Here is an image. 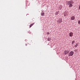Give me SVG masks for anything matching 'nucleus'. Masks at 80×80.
I'll return each mask as SVG.
<instances>
[{
	"mask_svg": "<svg viewBox=\"0 0 80 80\" xmlns=\"http://www.w3.org/2000/svg\"><path fill=\"white\" fill-rule=\"evenodd\" d=\"M74 3V2L73 1H68L67 2V4L69 5V7H73V4Z\"/></svg>",
	"mask_w": 80,
	"mask_h": 80,
	"instance_id": "nucleus-1",
	"label": "nucleus"
},
{
	"mask_svg": "<svg viewBox=\"0 0 80 80\" xmlns=\"http://www.w3.org/2000/svg\"><path fill=\"white\" fill-rule=\"evenodd\" d=\"M74 53V52L73 51H71L69 53H68L69 57H71L73 56V54Z\"/></svg>",
	"mask_w": 80,
	"mask_h": 80,
	"instance_id": "nucleus-2",
	"label": "nucleus"
},
{
	"mask_svg": "<svg viewBox=\"0 0 80 80\" xmlns=\"http://www.w3.org/2000/svg\"><path fill=\"white\" fill-rule=\"evenodd\" d=\"M57 22L58 23H60L62 22V19L61 18H59L57 20Z\"/></svg>",
	"mask_w": 80,
	"mask_h": 80,
	"instance_id": "nucleus-3",
	"label": "nucleus"
},
{
	"mask_svg": "<svg viewBox=\"0 0 80 80\" xmlns=\"http://www.w3.org/2000/svg\"><path fill=\"white\" fill-rule=\"evenodd\" d=\"M71 20H75V16H73L71 17Z\"/></svg>",
	"mask_w": 80,
	"mask_h": 80,
	"instance_id": "nucleus-4",
	"label": "nucleus"
},
{
	"mask_svg": "<svg viewBox=\"0 0 80 80\" xmlns=\"http://www.w3.org/2000/svg\"><path fill=\"white\" fill-rule=\"evenodd\" d=\"M69 52L68 51V50H66L64 51V53L65 54L67 55V54H68V53Z\"/></svg>",
	"mask_w": 80,
	"mask_h": 80,
	"instance_id": "nucleus-5",
	"label": "nucleus"
},
{
	"mask_svg": "<svg viewBox=\"0 0 80 80\" xmlns=\"http://www.w3.org/2000/svg\"><path fill=\"white\" fill-rule=\"evenodd\" d=\"M73 33L72 32H71L69 33L70 37H72Z\"/></svg>",
	"mask_w": 80,
	"mask_h": 80,
	"instance_id": "nucleus-6",
	"label": "nucleus"
},
{
	"mask_svg": "<svg viewBox=\"0 0 80 80\" xmlns=\"http://www.w3.org/2000/svg\"><path fill=\"white\" fill-rule=\"evenodd\" d=\"M41 14V16H44L45 13L44 12H42Z\"/></svg>",
	"mask_w": 80,
	"mask_h": 80,
	"instance_id": "nucleus-7",
	"label": "nucleus"
},
{
	"mask_svg": "<svg viewBox=\"0 0 80 80\" xmlns=\"http://www.w3.org/2000/svg\"><path fill=\"white\" fill-rule=\"evenodd\" d=\"M78 47V44H76V45L74 46V47L75 48H76V47Z\"/></svg>",
	"mask_w": 80,
	"mask_h": 80,
	"instance_id": "nucleus-8",
	"label": "nucleus"
},
{
	"mask_svg": "<svg viewBox=\"0 0 80 80\" xmlns=\"http://www.w3.org/2000/svg\"><path fill=\"white\" fill-rule=\"evenodd\" d=\"M33 25H34V23L32 24H31L30 25V27H31Z\"/></svg>",
	"mask_w": 80,
	"mask_h": 80,
	"instance_id": "nucleus-9",
	"label": "nucleus"
},
{
	"mask_svg": "<svg viewBox=\"0 0 80 80\" xmlns=\"http://www.w3.org/2000/svg\"><path fill=\"white\" fill-rule=\"evenodd\" d=\"M58 14V11L57 12H56V13L55 15H57Z\"/></svg>",
	"mask_w": 80,
	"mask_h": 80,
	"instance_id": "nucleus-10",
	"label": "nucleus"
},
{
	"mask_svg": "<svg viewBox=\"0 0 80 80\" xmlns=\"http://www.w3.org/2000/svg\"><path fill=\"white\" fill-rule=\"evenodd\" d=\"M75 43V41H72V44H73V43Z\"/></svg>",
	"mask_w": 80,
	"mask_h": 80,
	"instance_id": "nucleus-11",
	"label": "nucleus"
},
{
	"mask_svg": "<svg viewBox=\"0 0 80 80\" xmlns=\"http://www.w3.org/2000/svg\"><path fill=\"white\" fill-rule=\"evenodd\" d=\"M78 7V10H80V4H79Z\"/></svg>",
	"mask_w": 80,
	"mask_h": 80,
	"instance_id": "nucleus-12",
	"label": "nucleus"
},
{
	"mask_svg": "<svg viewBox=\"0 0 80 80\" xmlns=\"http://www.w3.org/2000/svg\"><path fill=\"white\" fill-rule=\"evenodd\" d=\"M78 23L79 25H80V20L78 21Z\"/></svg>",
	"mask_w": 80,
	"mask_h": 80,
	"instance_id": "nucleus-13",
	"label": "nucleus"
},
{
	"mask_svg": "<svg viewBox=\"0 0 80 80\" xmlns=\"http://www.w3.org/2000/svg\"><path fill=\"white\" fill-rule=\"evenodd\" d=\"M47 35H50V33H49V32H47Z\"/></svg>",
	"mask_w": 80,
	"mask_h": 80,
	"instance_id": "nucleus-14",
	"label": "nucleus"
},
{
	"mask_svg": "<svg viewBox=\"0 0 80 80\" xmlns=\"http://www.w3.org/2000/svg\"><path fill=\"white\" fill-rule=\"evenodd\" d=\"M48 41H50V39H49V38H48Z\"/></svg>",
	"mask_w": 80,
	"mask_h": 80,
	"instance_id": "nucleus-15",
	"label": "nucleus"
}]
</instances>
